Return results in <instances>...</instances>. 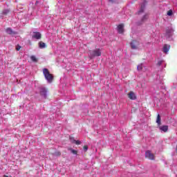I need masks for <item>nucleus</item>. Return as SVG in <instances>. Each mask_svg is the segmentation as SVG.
I'll list each match as a JSON object with an SVG mask.
<instances>
[{
    "mask_svg": "<svg viewBox=\"0 0 177 177\" xmlns=\"http://www.w3.org/2000/svg\"><path fill=\"white\" fill-rule=\"evenodd\" d=\"M43 74L47 82H48V84H51V82L53 81V75L50 74L48 68L43 69Z\"/></svg>",
    "mask_w": 177,
    "mask_h": 177,
    "instance_id": "nucleus-1",
    "label": "nucleus"
},
{
    "mask_svg": "<svg viewBox=\"0 0 177 177\" xmlns=\"http://www.w3.org/2000/svg\"><path fill=\"white\" fill-rule=\"evenodd\" d=\"M98 56H102V50L100 48H96L89 53L90 59H93V57H97Z\"/></svg>",
    "mask_w": 177,
    "mask_h": 177,
    "instance_id": "nucleus-2",
    "label": "nucleus"
},
{
    "mask_svg": "<svg viewBox=\"0 0 177 177\" xmlns=\"http://www.w3.org/2000/svg\"><path fill=\"white\" fill-rule=\"evenodd\" d=\"M40 95L44 99H46V97L48 96V90L46 88H45L44 87L40 88Z\"/></svg>",
    "mask_w": 177,
    "mask_h": 177,
    "instance_id": "nucleus-3",
    "label": "nucleus"
},
{
    "mask_svg": "<svg viewBox=\"0 0 177 177\" xmlns=\"http://www.w3.org/2000/svg\"><path fill=\"white\" fill-rule=\"evenodd\" d=\"M172 34H174V29L168 28L166 30V38H171L172 37Z\"/></svg>",
    "mask_w": 177,
    "mask_h": 177,
    "instance_id": "nucleus-4",
    "label": "nucleus"
},
{
    "mask_svg": "<svg viewBox=\"0 0 177 177\" xmlns=\"http://www.w3.org/2000/svg\"><path fill=\"white\" fill-rule=\"evenodd\" d=\"M145 157L146 158H149V160H154V155L150 151H146Z\"/></svg>",
    "mask_w": 177,
    "mask_h": 177,
    "instance_id": "nucleus-5",
    "label": "nucleus"
},
{
    "mask_svg": "<svg viewBox=\"0 0 177 177\" xmlns=\"http://www.w3.org/2000/svg\"><path fill=\"white\" fill-rule=\"evenodd\" d=\"M145 7H146V2L144 1L140 4V10L138 11V15H141V13H143V12H145Z\"/></svg>",
    "mask_w": 177,
    "mask_h": 177,
    "instance_id": "nucleus-6",
    "label": "nucleus"
},
{
    "mask_svg": "<svg viewBox=\"0 0 177 177\" xmlns=\"http://www.w3.org/2000/svg\"><path fill=\"white\" fill-rule=\"evenodd\" d=\"M41 33L39 32H35L32 36V38H35V39H41Z\"/></svg>",
    "mask_w": 177,
    "mask_h": 177,
    "instance_id": "nucleus-7",
    "label": "nucleus"
},
{
    "mask_svg": "<svg viewBox=\"0 0 177 177\" xmlns=\"http://www.w3.org/2000/svg\"><path fill=\"white\" fill-rule=\"evenodd\" d=\"M169 48H170L169 45L165 44L162 48L163 53H165L166 55H167L168 52H169Z\"/></svg>",
    "mask_w": 177,
    "mask_h": 177,
    "instance_id": "nucleus-8",
    "label": "nucleus"
},
{
    "mask_svg": "<svg viewBox=\"0 0 177 177\" xmlns=\"http://www.w3.org/2000/svg\"><path fill=\"white\" fill-rule=\"evenodd\" d=\"M132 49H138V42L136 40H133L130 44Z\"/></svg>",
    "mask_w": 177,
    "mask_h": 177,
    "instance_id": "nucleus-9",
    "label": "nucleus"
},
{
    "mask_svg": "<svg viewBox=\"0 0 177 177\" xmlns=\"http://www.w3.org/2000/svg\"><path fill=\"white\" fill-rule=\"evenodd\" d=\"M118 32H119V34H122V32H124V24H120L118 26Z\"/></svg>",
    "mask_w": 177,
    "mask_h": 177,
    "instance_id": "nucleus-10",
    "label": "nucleus"
},
{
    "mask_svg": "<svg viewBox=\"0 0 177 177\" xmlns=\"http://www.w3.org/2000/svg\"><path fill=\"white\" fill-rule=\"evenodd\" d=\"M158 127H159V129L162 132H167L168 131V126L164 125V126H158Z\"/></svg>",
    "mask_w": 177,
    "mask_h": 177,
    "instance_id": "nucleus-11",
    "label": "nucleus"
},
{
    "mask_svg": "<svg viewBox=\"0 0 177 177\" xmlns=\"http://www.w3.org/2000/svg\"><path fill=\"white\" fill-rule=\"evenodd\" d=\"M129 97L131 100H135V99H136V95H135V93L132 91H131L130 93H129L128 94Z\"/></svg>",
    "mask_w": 177,
    "mask_h": 177,
    "instance_id": "nucleus-12",
    "label": "nucleus"
},
{
    "mask_svg": "<svg viewBox=\"0 0 177 177\" xmlns=\"http://www.w3.org/2000/svg\"><path fill=\"white\" fill-rule=\"evenodd\" d=\"M6 32H7V34H9L10 35H13V34H15V31H13L10 28H8L6 30Z\"/></svg>",
    "mask_w": 177,
    "mask_h": 177,
    "instance_id": "nucleus-13",
    "label": "nucleus"
},
{
    "mask_svg": "<svg viewBox=\"0 0 177 177\" xmlns=\"http://www.w3.org/2000/svg\"><path fill=\"white\" fill-rule=\"evenodd\" d=\"M39 48H40V49H45L46 44L44 42L40 41L39 43Z\"/></svg>",
    "mask_w": 177,
    "mask_h": 177,
    "instance_id": "nucleus-14",
    "label": "nucleus"
},
{
    "mask_svg": "<svg viewBox=\"0 0 177 177\" xmlns=\"http://www.w3.org/2000/svg\"><path fill=\"white\" fill-rule=\"evenodd\" d=\"M156 84L158 86V89H161V88H162V81L161 80H156Z\"/></svg>",
    "mask_w": 177,
    "mask_h": 177,
    "instance_id": "nucleus-15",
    "label": "nucleus"
},
{
    "mask_svg": "<svg viewBox=\"0 0 177 177\" xmlns=\"http://www.w3.org/2000/svg\"><path fill=\"white\" fill-rule=\"evenodd\" d=\"M70 140H71V142H72V143H75V145H81V141H80V140H75L74 138H70Z\"/></svg>",
    "mask_w": 177,
    "mask_h": 177,
    "instance_id": "nucleus-16",
    "label": "nucleus"
},
{
    "mask_svg": "<svg viewBox=\"0 0 177 177\" xmlns=\"http://www.w3.org/2000/svg\"><path fill=\"white\" fill-rule=\"evenodd\" d=\"M156 123L158 124V127L161 125V116L160 114H158L157 119H156Z\"/></svg>",
    "mask_w": 177,
    "mask_h": 177,
    "instance_id": "nucleus-17",
    "label": "nucleus"
},
{
    "mask_svg": "<svg viewBox=\"0 0 177 177\" xmlns=\"http://www.w3.org/2000/svg\"><path fill=\"white\" fill-rule=\"evenodd\" d=\"M149 19V15H145L143 16V17L141 19L142 23H144V21H146Z\"/></svg>",
    "mask_w": 177,
    "mask_h": 177,
    "instance_id": "nucleus-18",
    "label": "nucleus"
},
{
    "mask_svg": "<svg viewBox=\"0 0 177 177\" xmlns=\"http://www.w3.org/2000/svg\"><path fill=\"white\" fill-rule=\"evenodd\" d=\"M137 70L138 71H142L143 70V64H140L137 66Z\"/></svg>",
    "mask_w": 177,
    "mask_h": 177,
    "instance_id": "nucleus-19",
    "label": "nucleus"
},
{
    "mask_svg": "<svg viewBox=\"0 0 177 177\" xmlns=\"http://www.w3.org/2000/svg\"><path fill=\"white\" fill-rule=\"evenodd\" d=\"M30 59H31L32 62H38V60L37 59V57L35 56H34V55H32L30 57Z\"/></svg>",
    "mask_w": 177,
    "mask_h": 177,
    "instance_id": "nucleus-20",
    "label": "nucleus"
},
{
    "mask_svg": "<svg viewBox=\"0 0 177 177\" xmlns=\"http://www.w3.org/2000/svg\"><path fill=\"white\" fill-rule=\"evenodd\" d=\"M10 10L8 9L3 10V15H4V16H6V15H8V13H9Z\"/></svg>",
    "mask_w": 177,
    "mask_h": 177,
    "instance_id": "nucleus-21",
    "label": "nucleus"
},
{
    "mask_svg": "<svg viewBox=\"0 0 177 177\" xmlns=\"http://www.w3.org/2000/svg\"><path fill=\"white\" fill-rule=\"evenodd\" d=\"M71 152L72 154H77L78 152L75 151V149H70Z\"/></svg>",
    "mask_w": 177,
    "mask_h": 177,
    "instance_id": "nucleus-22",
    "label": "nucleus"
},
{
    "mask_svg": "<svg viewBox=\"0 0 177 177\" xmlns=\"http://www.w3.org/2000/svg\"><path fill=\"white\" fill-rule=\"evenodd\" d=\"M172 10H169L168 12H167V16H172Z\"/></svg>",
    "mask_w": 177,
    "mask_h": 177,
    "instance_id": "nucleus-23",
    "label": "nucleus"
},
{
    "mask_svg": "<svg viewBox=\"0 0 177 177\" xmlns=\"http://www.w3.org/2000/svg\"><path fill=\"white\" fill-rule=\"evenodd\" d=\"M163 62H164V60H159L157 64L158 66H161Z\"/></svg>",
    "mask_w": 177,
    "mask_h": 177,
    "instance_id": "nucleus-24",
    "label": "nucleus"
},
{
    "mask_svg": "<svg viewBox=\"0 0 177 177\" xmlns=\"http://www.w3.org/2000/svg\"><path fill=\"white\" fill-rule=\"evenodd\" d=\"M84 151H88V145H85L84 147Z\"/></svg>",
    "mask_w": 177,
    "mask_h": 177,
    "instance_id": "nucleus-25",
    "label": "nucleus"
},
{
    "mask_svg": "<svg viewBox=\"0 0 177 177\" xmlns=\"http://www.w3.org/2000/svg\"><path fill=\"white\" fill-rule=\"evenodd\" d=\"M20 49H21V46H17L16 47V50H20Z\"/></svg>",
    "mask_w": 177,
    "mask_h": 177,
    "instance_id": "nucleus-26",
    "label": "nucleus"
},
{
    "mask_svg": "<svg viewBox=\"0 0 177 177\" xmlns=\"http://www.w3.org/2000/svg\"><path fill=\"white\" fill-rule=\"evenodd\" d=\"M110 2H114V0H109Z\"/></svg>",
    "mask_w": 177,
    "mask_h": 177,
    "instance_id": "nucleus-27",
    "label": "nucleus"
},
{
    "mask_svg": "<svg viewBox=\"0 0 177 177\" xmlns=\"http://www.w3.org/2000/svg\"><path fill=\"white\" fill-rule=\"evenodd\" d=\"M58 156H60V153H58Z\"/></svg>",
    "mask_w": 177,
    "mask_h": 177,
    "instance_id": "nucleus-28",
    "label": "nucleus"
}]
</instances>
